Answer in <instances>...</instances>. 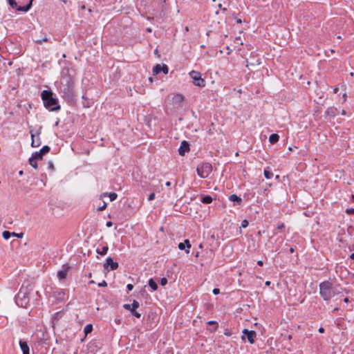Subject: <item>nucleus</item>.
Returning <instances> with one entry per match:
<instances>
[{
  "mask_svg": "<svg viewBox=\"0 0 354 354\" xmlns=\"http://www.w3.org/2000/svg\"><path fill=\"white\" fill-rule=\"evenodd\" d=\"M75 72L73 68L64 67L61 71V78L57 87L62 97L71 100L74 96Z\"/></svg>",
  "mask_w": 354,
  "mask_h": 354,
  "instance_id": "obj_1",
  "label": "nucleus"
},
{
  "mask_svg": "<svg viewBox=\"0 0 354 354\" xmlns=\"http://www.w3.org/2000/svg\"><path fill=\"white\" fill-rule=\"evenodd\" d=\"M340 287L335 286L329 281H324L319 284V294L324 301H329L333 297L341 293Z\"/></svg>",
  "mask_w": 354,
  "mask_h": 354,
  "instance_id": "obj_2",
  "label": "nucleus"
},
{
  "mask_svg": "<svg viewBox=\"0 0 354 354\" xmlns=\"http://www.w3.org/2000/svg\"><path fill=\"white\" fill-rule=\"evenodd\" d=\"M53 93L50 91L44 90L41 92V99L44 102V106L49 111H54L60 109L58 105V100L53 97Z\"/></svg>",
  "mask_w": 354,
  "mask_h": 354,
  "instance_id": "obj_3",
  "label": "nucleus"
},
{
  "mask_svg": "<svg viewBox=\"0 0 354 354\" xmlns=\"http://www.w3.org/2000/svg\"><path fill=\"white\" fill-rule=\"evenodd\" d=\"M33 0H8L9 5L17 11L26 12L32 7Z\"/></svg>",
  "mask_w": 354,
  "mask_h": 354,
  "instance_id": "obj_4",
  "label": "nucleus"
},
{
  "mask_svg": "<svg viewBox=\"0 0 354 354\" xmlns=\"http://www.w3.org/2000/svg\"><path fill=\"white\" fill-rule=\"evenodd\" d=\"M197 174L202 178H207L212 171V166L211 164L205 162L198 165L196 168Z\"/></svg>",
  "mask_w": 354,
  "mask_h": 354,
  "instance_id": "obj_5",
  "label": "nucleus"
},
{
  "mask_svg": "<svg viewBox=\"0 0 354 354\" xmlns=\"http://www.w3.org/2000/svg\"><path fill=\"white\" fill-rule=\"evenodd\" d=\"M15 302L17 306L22 308H26L29 303V298L27 292L20 290L16 296Z\"/></svg>",
  "mask_w": 354,
  "mask_h": 354,
  "instance_id": "obj_6",
  "label": "nucleus"
},
{
  "mask_svg": "<svg viewBox=\"0 0 354 354\" xmlns=\"http://www.w3.org/2000/svg\"><path fill=\"white\" fill-rule=\"evenodd\" d=\"M189 76L193 80V84L199 87H205V81L201 77L199 72L192 71L189 73Z\"/></svg>",
  "mask_w": 354,
  "mask_h": 354,
  "instance_id": "obj_7",
  "label": "nucleus"
},
{
  "mask_svg": "<svg viewBox=\"0 0 354 354\" xmlns=\"http://www.w3.org/2000/svg\"><path fill=\"white\" fill-rule=\"evenodd\" d=\"M256 337L257 333L254 330H249L245 328L243 330V335L241 337L243 340H245V339L247 338L250 344H254Z\"/></svg>",
  "mask_w": 354,
  "mask_h": 354,
  "instance_id": "obj_8",
  "label": "nucleus"
},
{
  "mask_svg": "<svg viewBox=\"0 0 354 354\" xmlns=\"http://www.w3.org/2000/svg\"><path fill=\"white\" fill-rule=\"evenodd\" d=\"M160 72H163L164 74H167L169 72V68L166 64H156L153 68V75H158Z\"/></svg>",
  "mask_w": 354,
  "mask_h": 354,
  "instance_id": "obj_9",
  "label": "nucleus"
},
{
  "mask_svg": "<svg viewBox=\"0 0 354 354\" xmlns=\"http://www.w3.org/2000/svg\"><path fill=\"white\" fill-rule=\"evenodd\" d=\"M48 146H44L39 151H36L32 154V156L36 158V159L41 160L43 156L48 153L50 151Z\"/></svg>",
  "mask_w": 354,
  "mask_h": 354,
  "instance_id": "obj_10",
  "label": "nucleus"
},
{
  "mask_svg": "<svg viewBox=\"0 0 354 354\" xmlns=\"http://www.w3.org/2000/svg\"><path fill=\"white\" fill-rule=\"evenodd\" d=\"M108 266H110V269L111 270H115L118 269L119 265L117 262L113 261L112 258L108 257L106 259V262L104 264V268L106 269L108 268Z\"/></svg>",
  "mask_w": 354,
  "mask_h": 354,
  "instance_id": "obj_11",
  "label": "nucleus"
},
{
  "mask_svg": "<svg viewBox=\"0 0 354 354\" xmlns=\"http://www.w3.org/2000/svg\"><path fill=\"white\" fill-rule=\"evenodd\" d=\"M189 151V143L184 140L181 142L180 146L178 149V153L180 156H184L185 153Z\"/></svg>",
  "mask_w": 354,
  "mask_h": 354,
  "instance_id": "obj_12",
  "label": "nucleus"
},
{
  "mask_svg": "<svg viewBox=\"0 0 354 354\" xmlns=\"http://www.w3.org/2000/svg\"><path fill=\"white\" fill-rule=\"evenodd\" d=\"M30 133H31V138H32L31 146L32 147H39L41 145V142L39 136H37L36 137L35 135L32 131H30Z\"/></svg>",
  "mask_w": 354,
  "mask_h": 354,
  "instance_id": "obj_13",
  "label": "nucleus"
},
{
  "mask_svg": "<svg viewBox=\"0 0 354 354\" xmlns=\"http://www.w3.org/2000/svg\"><path fill=\"white\" fill-rule=\"evenodd\" d=\"M178 248L180 250H183L185 249V248H187L186 253L188 254L189 252V249L191 248V244H190L189 241L188 239H185L183 243H180L178 244Z\"/></svg>",
  "mask_w": 354,
  "mask_h": 354,
  "instance_id": "obj_14",
  "label": "nucleus"
},
{
  "mask_svg": "<svg viewBox=\"0 0 354 354\" xmlns=\"http://www.w3.org/2000/svg\"><path fill=\"white\" fill-rule=\"evenodd\" d=\"M140 306V304L138 301L133 300L132 304H124L123 308L125 310H133L137 309Z\"/></svg>",
  "mask_w": 354,
  "mask_h": 354,
  "instance_id": "obj_15",
  "label": "nucleus"
},
{
  "mask_svg": "<svg viewBox=\"0 0 354 354\" xmlns=\"http://www.w3.org/2000/svg\"><path fill=\"white\" fill-rule=\"evenodd\" d=\"M19 346L20 348L23 352V354H30L29 352V346L26 342L20 340L19 341Z\"/></svg>",
  "mask_w": 354,
  "mask_h": 354,
  "instance_id": "obj_16",
  "label": "nucleus"
},
{
  "mask_svg": "<svg viewBox=\"0 0 354 354\" xmlns=\"http://www.w3.org/2000/svg\"><path fill=\"white\" fill-rule=\"evenodd\" d=\"M337 109L333 106L328 108L326 111V113L330 117H335V115H337Z\"/></svg>",
  "mask_w": 354,
  "mask_h": 354,
  "instance_id": "obj_17",
  "label": "nucleus"
},
{
  "mask_svg": "<svg viewBox=\"0 0 354 354\" xmlns=\"http://www.w3.org/2000/svg\"><path fill=\"white\" fill-rule=\"evenodd\" d=\"M184 100L185 98L181 94H176L173 97L174 102L178 105H180L184 101Z\"/></svg>",
  "mask_w": 354,
  "mask_h": 354,
  "instance_id": "obj_18",
  "label": "nucleus"
},
{
  "mask_svg": "<svg viewBox=\"0 0 354 354\" xmlns=\"http://www.w3.org/2000/svg\"><path fill=\"white\" fill-rule=\"evenodd\" d=\"M279 140V136L277 133H272L269 137V141L271 144L277 143Z\"/></svg>",
  "mask_w": 354,
  "mask_h": 354,
  "instance_id": "obj_19",
  "label": "nucleus"
},
{
  "mask_svg": "<svg viewBox=\"0 0 354 354\" xmlns=\"http://www.w3.org/2000/svg\"><path fill=\"white\" fill-rule=\"evenodd\" d=\"M108 250H109V247L107 245H104L101 249L97 248L96 250V252L97 254L103 256L107 253Z\"/></svg>",
  "mask_w": 354,
  "mask_h": 354,
  "instance_id": "obj_20",
  "label": "nucleus"
},
{
  "mask_svg": "<svg viewBox=\"0 0 354 354\" xmlns=\"http://www.w3.org/2000/svg\"><path fill=\"white\" fill-rule=\"evenodd\" d=\"M148 284L149 287L152 289L153 291H155L158 289V284L157 283L153 280V279H150L148 281Z\"/></svg>",
  "mask_w": 354,
  "mask_h": 354,
  "instance_id": "obj_21",
  "label": "nucleus"
},
{
  "mask_svg": "<svg viewBox=\"0 0 354 354\" xmlns=\"http://www.w3.org/2000/svg\"><path fill=\"white\" fill-rule=\"evenodd\" d=\"M68 270L66 269L58 271L57 277L59 279H64L66 278Z\"/></svg>",
  "mask_w": 354,
  "mask_h": 354,
  "instance_id": "obj_22",
  "label": "nucleus"
},
{
  "mask_svg": "<svg viewBox=\"0 0 354 354\" xmlns=\"http://www.w3.org/2000/svg\"><path fill=\"white\" fill-rule=\"evenodd\" d=\"M201 201L205 204H209L212 202V198L210 196H205L201 198Z\"/></svg>",
  "mask_w": 354,
  "mask_h": 354,
  "instance_id": "obj_23",
  "label": "nucleus"
},
{
  "mask_svg": "<svg viewBox=\"0 0 354 354\" xmlns=\"http://www.w3.org/2000/svg\"><path fill=\"white\" fill-rule=\"evenodd\" d=\"M37 160H39V159H36L33 156H31L28 160L30 165L35 169L37 168Z\"/></svg>",
  "mask_w": 354,
  "mask_h": 354,
  "instance_id": "obj_24",
  "label": "nucleus"
},
{
  "mask_svg": "<svg viewBox=\"0 0 354 354\" xmlns=\"http://www.w3.org/2000/svg\"><path fill=\"white\" fill-rule=\"evenodd\" d=\"M109 196V197L110 198V201H115L117 197H118V195L117 194L114 193V192H112V193H109V194L107 193H104L102 196Z\"/></svg>",
  "mask_w": 354,
  "mask_h": 354,
  "instance_id": "obj_25",
  "label": "nucleus"
},
{
  "mask_svg": "<svg viewBox=\"0 0 354 354\" xmlns=\"http://www.w3.org/2000/svg\"><path fill=\"white\" fill-rule=\"evenodd\" d=\"M229 200L232 202L240 203L241 201V198L236 196V194H232L229 197Z\"/></svg>",
  "mask_w": 354,
  "mask_h": 354,
  "instance_id": "obj_26",
  "label": "nucleus"
},
{
  "mask_svg": "<svg viewBox=\"0 0 354 354\" xmlns=\"http://www.w3.org/2000/svg\"><path fill=\"white\" fill-rule=\"evenodd\" d=\"M264 176L267 179H270L273 176V173L269 170V168L264 169Z\"/></svg>",
  "mask_w": 354,
  "mask_h": 354,
  "instance_id": "obj_27",
  "label": "nucleus"
},
{
  "mask_svg": "<svg viewBox=\"0 0 354 354\" xmlns=\"http://www.w3.org/2000/svg\"><path fill=\"white\" fill-rule=\"evenodd\" d=\"M92 330H93V326L91 324L86 325L84 328V332L86 335H87L88 333H91Z\"/></svg>",
  "mask_w": 354,
  "mask_h": 354,
  "instance_id": "obj_28",
  "label": "nucleus"
},
{
  "mask_svg": "<svg viewBox=\"0 0 354 354\" xmlns=\"http://www.w3.org/2000/svg\"><path fill=\"white\" fill-rule=\"evenodd\" d=\"M2 236H3V239L7 240L10 237V236H12V234L8 231H4L2 234Z\"/></svg>",
  "mask_w": 354,
  "mask_h": 354,
  "instance_id": "obj_29",
  "label": "nucleus"
},
{
  "mask_svg": "<svg viewBox=\"0 0 354 354\" xmlns=\"http://www.w3.org/2000/svg\"><path fill=\"white\" fill-rule=\"evenodd\" d=\"M248 221L246 219H245L242 221L241 227L245 228L248 226Z\"/></svg>",
  "mask_w": 354,
  "mask_h": 354,
  "instance_id": "obj_30",
  "label": "nucleus"
},
{
  "mask_svg": "<svg viewBox=\"0 0 354 354\" xmlns=\"http://www.w3.org/2000/svg\"><path fill=\"white\" fill-rule=\"evenodd\" d=\"M160 283L161 286H165L167 283V279L165 277L162 278Z\"/></svg>",
  "mask_w": 354,
  "mask_h": 354,
  "instance_id": "obj_31",
  "label": "nucleus"
},
{
  "mask_svg": "<svg viewBox=\"0 0 354 354\" xmlns=\"http://www.w3.org/2000/svg\"><path fill=\"white\" fill-rule=\"evenodd\" d=\"M207 324L208 325H213V324L217 325V323L215 321H209L207 322ZM217 328H218V326H216V327L214 328V330H216L217 329Z\"/></svg>",
  "mask_w": 354,
  "mask_h": 354,
  "instance_id": "obj_32",
  "label": "nucleus"
},
{
  "mask_svg": "<svg viewBox=\"0 0 354 354\" xmlns=\"http://www.w3.org/2000/svg\"><path fill=\"white\" fill-rule=\"evenodd\" d=\"M106 207V203H104L103 205H102L101 207H98L97 210H98L99 212H102V211H103L104 209H105Z\"/></svg>",
  "mask_w": 354,
  "mask_h": 354,
  "instance_id": "obj_33",
  "label": "nucleus"
},
{
  "mask_svg": "<svg viewBox=\"0 0 354 354\" xmlns=\"http://www.w3.org/2000/svg\"><path fill=\"white\" fill-rule=\"evenodd\" d=\"M155 198V194L154 193H151L149 194V197H148V200L149 201H152Z\"/></svg>",
  "mask_w": 354,
  "mask_h": 354,
  "instance_id": "obj_34",
  "label": "nucleus"
},
{
  "mask_svg": "<svg viewBox=\"0 0 354 354\" xmlns=\"http://www.w3.org/2000/svg\"><path fill=\"white\" fill-rule=\"evenodd\" d=\"M11 234H12V236H16V237H19H19H22V236H23V234H22V233H21V234H17V233H15V232H12Z\"/></svg>",
  "mask_w": 354,
  "mask_h": 354,
  "instance_id": "obj_35",
  "label": "nucleus"
},
{
  "mask_svg": "<svg viewBox=\"0 0 354 354\" xmlns=\"http://www.w3.org/2000/svg\"><path fill=\"white\" fill-rule=\"evenodd\" d=\"M98 286L100 287H104V286H106L107 283L105 281H102V282L98 283Z\"/></svg>",
  "mask_w": 354,
  "mask_h": 354,
  "instance_id": "obj_36",
  "label": "nucleus"
},
{
  "mask_svg": "<svg viewBox=\"0 0 354 354\" xmlns=\"http://www.w3.org/2000/svg\"><path fill=\"white\" fill-rule=\"evenodd\" d=\"M214 295H218L220 293V290L218 288H214L212 291Z\"/></svg>",
  "mask_w": 354,
  "mask_h": 354,
  "instance_id": "obj_37",
  "label": "nucleus"
},
{
  "mask_svg": "<svg viewBox=\"0 0 354 354\" xmlns=\"http://www.w3.org/2000/svg\"><path fill=\"white\" fill-rule=\"evenodd\" d=\"M127 288L128 289L129 291H131L133 290V286L132 284L129 283L127 286Z\"/></svg>",
  "mask_w": 354,
  "mask_h": 354,
  "instance_id": "obj_38",
  "label": "nucleus"
},
{
  "mask_svg": "<svg viewBox=\"0 0 354 354\" xmlns=\"http://www.w3.org/2000/svg\"><path fill=\"white\" fill-rule=\"evenodd\" d=\"M133 316H135L137 318H140L141 317V315L140 313H139L138 312L136 311L133 314Z\"/></svg>",
  "mask_w": 354,
  "mask_h": 354,
  "instance_id": "obj_39",
  "label": "nucleus"
},
{
  "mask_svg": "<svg viewBox=\"0 0 354 354\" xmlns=\"http://www.w3.org/2000/svg\"><path fill=\"white\" fill-rule=\"evenodd\" d=\"M346 212H347L348 214H354V209H353V208L348 209L346 210Z\"/></svg>",
  "mask_w": 354,
  "mask_h": 354,
  "instance_id": "obj_40",
  "label": "nucleus"
},
{
  "mask_svg": "<svg viewBox=\"0 0 354 354\" xmlns=\"http://www.w3.org/2000/svg\"><path fill=\"white\" fill-rule=\"evenodd\" d=\"M284 227H285L284 224L283 223H281L280 225H278L277 229L278 230H282Z\"/></svg>",
  "mask_w": 354,
  "mask_h": 354,
  "instance_id": "obj_41",
  "label": "nucleus"
},
{
  "mask_svg": "<svg viewBox=\"0 0 354 354\" xmlns=\"http://www.w3.org/2000/svg\"><path fill=\"white\" fill-rule=\"evenodd\" d=\"M224 334L227 336H230L231 335V333L230 330H226L225 332H224Z\"/></svg>",
  "mask_w": 354,
  "mask_h": 354,
  "instance_id": "obj_42",
  "label": "nucleus"
},
{
  "mask_svg": "<svg viewBox=\"0 0 354 354\" xmlns=\"http://www.w3.org/2000/svg\"><path fill=\"white\" fill-rule=\"evenodd\" d=\"M106 227H110L112 226V222L108 221L106 224Z\"/></svg>",
  "mask_w": 354,
  "mask_h": 354,
  "instance_id": "obj_43",
  "label": "nucleus"
},
{
  "mask_svg": "<svg viewBox=\"0 0 354 354\" xmlns=\"http://www.w3.org/2000/svg\"><path fill=\"white\" fill-rule=\"evenodd\" d=\"M319 330V333H324V328H322V327H320V328H319V330Z\"/></svg>",
  "mask_w": 354,
  "mask_h": 354,
  "instance_id": "obj_44",
  "label": "nucleus"
},
{
  "mask_svg": "<svg viewBox=\"0 0 354 354\" xmlns=\"http://www.w3.org/2000/svg\"><path fill=\"white\" fill-rule=\"evenodd\" d=\"M338 90H339V88L336 86V87H335V88H334V89H333V92H334L335 93H337L338 92Z\"/></svg>",
  "mask_w": 354,
  "mask_h": 354,
  "instance_id": "obj_45",
  "label": "nucleus"
},
{
  "mask_svg": "<svg viewBox=\"0 0 354 354\" xmlns=\"http://www.w3.org/2000/svg\"><path fill=\"white\" fill-rule=\"evenodd\" d=\"M346 97H347L346 94V93H344V94L343 95V100H344V102H346Z\"/></svg>",
  "mask_w": 354,
  "mask_h": 354,
  "instance_id": "obj_46",
  "label": "nucleus"
},
{
  "mask_svg": "<svg viewBox=\"0 0 354 354\" xmlns=\"http://www.w3.org/2000/svg\"><path fill=\"white\" fill-rule=\"evenodd\" d=\"M257 264H258L259 266H263V261H259L257 262Z\"/></svg>",
  "mask_w": 354,
  "mask_h": 354,
  "instance_id": "obj_47",
  "label": "nucleus"
},
{
  "mask_svg": "<svg viewBox=\"0 0 354 354\" xmlns=\"http://www.w3.org/2000/svg\"><path fill=\"white\" fill-rule=\"evenodd\" d=\"M339 308L337 307L335 308L333 310V313H336L337 311H338Z\"/></svg>",
  "mask_w": 354,
  "mask_h": 354,
  "instance_id": "obj_48",
  "label": "nucleus"
},
{
  "mask_svg": "<svg viewBox=\"0 0 354 354\" xmlns=\"http://www.w3.org/2000/svg\"><path fill=\"white\" fill-rule=\"evenodd\" d=\"M131 314L133 315L136 311V309H133V310H129Z\"/></svg>",
  "mask_w": 354,
  "mask_h": 354,
  "instance_id": "obj_49",
  "label": "nucleus"
},
{
  "mask_svg": "<svg viewBox=\"0 0 354 354\" xmlns=\"http://www.w3.org/2000/svg\"><path fill=\"white\" fill-rule=\"evenodd\" d=\"M350 258L353 260H354V253H352L350 256Z\"/></svg>",
  "mask_w": 354,
  "mask_h": 354,
  "instance_id": "obj_50",
  "label": "nucleus"
},
{
  "mask_svg": "<svg viewBox=\"0 0 354 354\" xmlns=\"http://www.w3.org/2000/svg\"><path fill=\"white\" fill-rule=\"evenodd\" d=\"M165 185L166 186L169 187L171 185V183L169 181H167Z\"/></svg>",
  "mask_w": 354,
  "mask_h": 354,
  "instance_id": "obj_51",
  "label": "nucleus"
},
{
  "mask_svg": "<svg viewBox=\"0 0 354 354\" xmlns=\"http://www.w3.org/2000/svg\"><path fill=\"white\" fill-rule=\"evenodd\" d=\"M344 302L348 303L349 301L348 298L346 297L344 299Z\"/></svg>",
  "mask_w": 354,
  "mask_h": 354,
  "instance_id": "obj_52",
  "label": "nucleus"
},
{
  "mask_svg": "<svg viewBox=\"0 0 354 354\" xmlns=\"http://www.w3.org/2000/svg\"><path fill=\"white\" fill-rule=\"evenodd\" d=\"M266 286H270V281H267L266 282Z\"/></svg>",
  "mask_w": 354,
  "mask_h": 354,
  "instance_id": "obj_53",
  "label": "nucleus"
},
{
  "mask_svg": "<svg viewBox=\"0 0 354 354\" xmlns=\"http://www.w3.org/2000/svg\"><path fill=\"white\" fill-rule=\"evenodd\" d=\"M346 114V111L344 110H342V115H345Z\"/></svg>",
  "mask_w": 354,
  "mask_h": 354,
  "instance_id": "obj_54",
  "label": "nucleus"
},
{
  "mask_svg": "<svg viewBox=\"0 0 354 354\" xmlns=\"http://www.w3.org/2000/svg\"><path fill=\"white\" fill-rule=\"evenodd\" d=\"M290 252L293 253L295 252V250H294V248H291L290 249Z\"/></svg>",
  "mask_w": 354,
  "mask_h": 354,
  "instance_id": "obj_55",
  "label": "nucleus"
},
{
  "mask_svg": "<svg viewBox=\"0 0 354 354\" xmlns=\"http://www.w3.org/2000/svg\"><path fill=\"white\" fill-rule=\"evenodd\" d=\"M23 174H24L23 171H20L19 172V174L20 176H22V175H23Z\"/></svg>",
  "mask_w": 354,
  "mask_h": 354,
  "instance_id": "obj_56",
  "label": "nucleus"
},
{
  "mask_svg": "<svg viewBox=\"0 0 354 354\" xmlns=\"http://www.w3.org/2000/svg\"><path fill=\"white\" fill-rule=\"evenodd\" d=\"M237 21V23H239V24H241V23L242 22V21H241V19H237V21Z\"/></svg>",
  "mask_w": 354,
  "mask_h": 354,
  "instance_id": "obj_57",
  "label": "nucleus"
},
{
  "mask_svg": "<svg viewBox=\"0 0 354 354\" xmlns=\"http://www.w3.org/2000/svg\"><path fill=\"white\" fill-rule=\"evenodd\" d=\"M350 75H351V76H354V73H353V72H352V73H351V74H350Z\"/></svg>",
  "mask_w": 354,
  "mask_h": 354,
  "instance_id": "obj_58",
  "label": "nucleus"
},
{
  "mask_svg": "<svg viewBox=\"0 0 354 354\" xmlns=\"http://www.w3.org/2000/svg\"><path fill=\"white\" fill-rule=\"evenodd\" d=\"M223 11H226V10H227V8H223Z\"/></svg>",
  "mask_w": 354,
  "mask_h": 354,
  "instance_id": "obj_59",
  "label": "nucleus"
},
{
  "mask_svg": "<svg viewBox=\"0 0 354 354\" xmlns=\"http://www.w3.org/2000/svg\"><path fill=\"white\" fill-rule=\"evenodd\" d=\"M59 315V313H56V314H55V316H57V317H59V315Z\"/></svg>",
  "mask_w": 354,
  "mask_h": 354,
  "instance_id": "obj_60",
  "label": "nucleus"
},
{
  "mask_svg": "<svg viewBox=\"0 0 354 354\" xmlns=\"http://www.w3.org/2000/svg\"><path fill=\"white\" fill-rule=\"evenodd\" d=\"M59 315V313H56V314H55V316H57V317H59V315Z\"/></svg>",
  "mask_w": 354,
  "mask_h": 354,
  "instance_id": "obj_61",
  "label": "nucleus"
},
{
  "mask_svg": "<svg viewBox=\"0 0 354 354\" xmlns=\"http://www.w3.org/2000/svg\"><path fill=\"white\" fill-rule=\"evenodd\" d=\"M42 41H47V39H46V38H45V39H44Z\"/></svg>",
  "mask_w": 354,
  "mask_h": 354,
  "instance_id": "obj_62",
  "label": "nucleus"
},
{
  "mask_svg": "<svg viewBox=\"0 0 354 354\" xmlns=\"http://www.w3.org/2000/svg\"><path fill=\"white\" fill-rule=\"evenodd\" d=\"M218 7H219V8H221V7H222V6H221V3H220V4H218Z\"/></svg>",
  "mask_w": 354,
  "mask_h": 354,
  "instance_id": "obj_63",
  "label": "nucleus"
},
{
  "mask_svg": "<svg viewBox=\"0 0 354 354\" xmlns=\"http://www.w3.org/2000/svg\"><path fill=\"white\" fill-rule=\"evenodd\" d=\"M147 31L150 32L151 29L150 28H147Z\"/></svg>",
  "mask_w": 354,
  "mask_h": 354,
  "instance_id": "obj_64",
  "label": "nucleus"
}]
</instances>
